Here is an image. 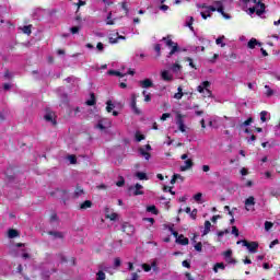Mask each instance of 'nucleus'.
Masks as SVG:
<instances>
[{"label":"nucleus","mask_w":280,"mask_h":280,"mask_svg":"<svg viewBox=\"0 0 280 280\" xmlns=\"http://www.w3.org/2000/svg\"><path fill=\"white\" fill-rule=\"evenodd\" d=\"M240 7L244 12H247L249 16H255V14L261 16V14L266 12V4L257 0H241Z\"/></svg>","instance_id":"nucleus-1"},{"label":"nucleus","mask_w":280,"mask_h":280,"mask_svg":"<svg viewBox=\"0 0 280 280\" xmlns=\"http://www.w3.org/2000/svg\"><path fill=\"white\" fill-rule=\"evenodd\" d=\"M197 8H199L200 16L207 21L208 19H211V12H218V5H215V2H213V5H209L207 3L197 4Z\"/></svg>","instance_id":"nucleus-2"},{"label":"nucleus","mask_w":280,"mask_h":280,"mask_svg":"<svg viewBox=\"0 0 280 280\" xmlns=\"http://www.w3.org/2000/svg\"><path fill=\"white\" fill-rule=\"evenodd\" d=\"M162 40L165 42L166 47H171V51L168 52L167 58H171V56H174V54H176V51L179 50L178 48V44L174 43V40H172V38L168 37H163Z\"/></svg>","instance_id":"nucleus-3"},{"label":"nucleus","mask_w":280,"mask_h":280,"mask_svg":"<svg viewBox=\"0 0 280 280\" xmlns=\"http://www.w3.org/2000/svg\"><path fill=\"white\" fill-rule=\"evenodd\" d=\"M211 86V82L203 81L199 86H197L198 93H202L203 97H211V92L209 88Z\"/></svg>","instance_id":"nucleus-4"},{"label":"nucleus","mask_w":280,"mask_h":280,"mask_svg":"<svg viewBox=\"0 0 280 280\" xmlns=\"http://www.w3.org/2000/svg\"><path fill=\"white\" fill-rule=\"evenodd\" d=\"M236 244H242L252 254L257 253V248H259V244L257 242L248 243L247 241H237Z\"/></svg>","instance_id":"nucleus-5"},{"label":"nucleus","mask_w":280,"mask_h":280,"mask_svg":"<svg viewBox=\"0 0 280 280\" xmlns=\"http://www.w3.org/2000/svg\"><path fill=\"white\" fill-rule=\"evenodd\" d=\"M110 126H113V122L110 121V119L102 118L101 120H98L95 128H98V130H106V129L110 128Z\"/></svg>","instance_id":"nucleus-6"},{"label":"nucleus","mask_w":280,"mask_h":280,"mask_svg":"<svg viewBox=\"0 0 280 280\" xmlns=\"http://www.w3.org/2000/svg\"><path fill=\"white\" fill-rule=\"evenodd\" d=\"M214 5H217V12H219L223 19H226V21L231 19V15L224 12V3L222 1H214Z\"/></svg>","instance_id":"nucleus-7"},{"label":"nucleus","mask_w":280,"mask_h":280,"mask_svg":"<svg viewBox=\"0 0 280 280\" xmlns=\"http://www.w3.org/2000/svg\"><path fill=\"white\" fill-rule=\"evenodd\" d=\"M176 126L178 127L179 132H186L187 126H185V120L180 114L176 115Z\"/></svg>","instance_id":"nucleus-8"},{"label":"nucleus","mask_w":280,"mask_h":280,"mask_svg":"<svg viewBox=\"0 0 280 280\" xmlns=\"http://www.w3.org/2000/svg\"><path fill=\"white\" fill-rule=\"evenodd\" d=\"M129 191L133 196H143V187L141 186V184H136L135 186H130Z\"/></svg>","instance_id":"nucleus-9"},{"label":"nucleus","mask_w":280,"mask_h":280,"mask_svg":"<svg viewBox=\"0 0 280 280\" xmlns=\"http://www.w3.org/2000/svg\"><path fill=\"white\" fill-rule=\"evenodd\" d=\"M255 197L250 196L247 199H245V209L246 211H255Z\"/></svg>","instance_id":"nucleus-10"},{"label":"nucleus","mask_w":280,"mask_h":280,"mask_svg":"<svg viewBox=\"0 0 280 280\" xmlns=\"http://www.w3.org/2000/svg\"><path fill=\"white\" fill-rule=\"evenodd\" d=\"M44 119L45 121H48V124L56 126V114L54 112H47L44 116Z\"/></svg>","instance_id":"nucleus-11"},{"label":"nucleus","mask_w":280,"mask_h":280,"mask_svg":"<svg viewBox=\"0 0 280 280\" xmlns=\"http://www.w3.org/2000/svg\"><path fill=\"white\" fill-rule=\"evenodd\" d=\"M119 40H126V36H121V35H119V33H116L115 36L109 35L110 45H117V43H119Z\"/></svg>","instance_id":"nucleus-12"},{"label":"nucleus","mask_w":280,"mask_h":280,"mask_svg":"<svg viewBox=\"0 0 280 280\" xmlns=\"http://www.w3.org/2000/svg\"><path fill=\"white\" fill-rule=\"evenodd\" d=\"M161 78L164 80V82H172L174 80V75L171 73L170 70H163L161 72Z\"/></svg>","instance_id":"nucleus-13"},{"label":"nucleus","mask_w":280,"mask_h":280,"mask_svg":"<svg viewBox=\"0 0 280 280\" xmlns=\"http://www.w3.org/2000/svg\"><path fill=\"white\" fill-rule=\"evenodd\" d=\"M7 119H10V109H0V124H3V121H7Z\"/></svg>","instance_id":"nucleus-14"},{"label":"nucleus","mask_w":280,"mask_h":280,"mask_svg":"<svg viewBox=\"0 0 280 280\" xmlns=\"http://www.w3.org/2000/svg\"><path fill=\"white\" fill-rule=\"evenodd\" d=\"M194 167V161L188 159L184 162V165L179 167L180 172H187V170H191Z\"/></svg>","instance_id":"nucleus-15"},{"label":"nucleus","mask_w":280,"mask_h":280,"mask_svg":"<svg viewBox=\"0 0 280 280\" xmlns=\"http://www.w3.org/2000/svg\"><path fill=\"white\" fill-rule=\"evenodd\" d=\"M131 109L133 110V113H136V115H140L141 110H139L137 108V95L132 94L131 95V103H130Z\"/></svg>","instance_id":"nucleus-16"},{"label":"nucleus","mask_w":280,"mask_h":280,"mask_svg":"<svg viewBox=\"0 0 280 280\" xmlns=\"http://www.w3.org/2000/svg\"><path fill=\"white\" fill-rule=\"evenodd\" d=\"M139 84L141 89H152V86H154V83L150 79L139 81Z\"/></svg>","instance_id":"nucleus-17"},{"label":"nucleus","mask_w":280,"mask_h":280,"mask_svg":"<svg viewBox=\"0 0 280 280\" xmlns=\"http://www.w3.org/2000/svg\"><path fill=\"white\" fill-rule=\"evenodd\" d=\"M124 233H127V235H132L135 233V226H132L130 223H125L122 225Z\"/></svg>","instance_id":"nucleus-18"},{"label":"nucleus","mask_w":280,"mask_h":280,"mask_svg":"<svg viewBox=\"0 0 280 280\" xmlns=\"http://www.w3.org/2000/svg\"><path fill=\"white\" fill-rule=\"evenodd\" d=\"M176 243L180 244L182 246H187V244H189V238L185 237L184 235H179Z\"/></svg>","instance_id":"nucleus-19"},{"label":"nucleus","mask_w":280,"mask_h":280,"mask_svg":"<svg viewBox=\"0 0 280 280\" xmlns=\"http://www.w3.org/2000/svg\"><path fill=\"white\" fill-rule=\"evenodd\" d=\"M258 45L259 47H261V43L257 42V39L252 38L248 43H247V47L248 49H255V46Z\"/></svg>","instance_id":"nucleus-20"},{"label":"nucleus","mask_w":280,"mask_h":280,"mask_svg":"<svg viewBox=\"0 0 280 280\" xmlns=\"http://www.w3.org/2000/svg\"><path fill=\"white\" fill-rule=\"evenodd\" d=\"M226 265L224 262H217L213 267V272L218 273V270H225Z\"/></svg>","instance_id":"nucleus-21"},{"label":"nucleus","mask_w":280,"mask_h":280,"mask_svg":"<svg viewBox=\"0 0 280 280\" xmlns=\"http://www.w3.org/2000/svg\"><path fill=\"white\" fill-rule=\"evenodd\" d=\"M107 75H117L118 78H124L126 73L119 72L117 70H108Z\"/></svg>","instance_id":"nucleus-22"},{"label":"nucleus","mask_w":280,"mask_h":280,"mask_svg":"<svg viewBox=\"0 0 280 280\" xmlns=\"http://www.w3.org/2000/svg\"><path fill=\"white\" fill-rule=\"evenodd\" d=\"M135 176L138 178V180H148V174L143 172H137Z\"/></svg>","instance_id":"nucleus-23"},{"label":"nucleus","mask_w":280,"mask_h":280,"mask_svg":"<svg viewBox=\"0 0 280 280\" xmlns=\"http://www.w3.org/2000/svg\"><path fill=\"white\" fill-rule=\"evenodd\" d=\"M8 237L10 240H14V237H19V231L11 229L8 231Z\"/></svg>","instance_id":"nucleus-24"},{"label":"nucleus","mask_w":280,"mask_h":280,"mask_svg":"<svg viewBox=\"0 0 280 280\" xmlns=\"http://www.w3.org/2000/svg\"><path fill=\"white\" fill-rule=\"evenodd\" d=\"M176 180H179L180 183H183V180H185V178H183V176L180 174H174L173 178L171 179V185H174L176 183Z\"/></svg>","instance_id":"nucleus-25"},{"label":"nucleus","mask_w":280,"mask_h":280,"mask_svg":"<svg viewBox=\"0 0 280 280\" xmlns=\"http://www.w3.org/2000/svg\"><path fill=\"white\" fill-rule=\"evenodd\" d=\"M265 90L266 97H272V95H275V90H272L270 85H265Z\"/></svg>","instance_id":"nucleus-26"},{"label":"nucleus","mask_w":280,"mask_h":280,"mask_svg":"<svg viewBox=\"0 0 280 280\" xmlns=\"http://www.w3.org/2000/svg\"><path fill=\"white\" fill-rule=\"evenodd\" d=\"M210 231H211V222L210 221H206L202 235H209Z\"/></svg>","instance_id":"nucleus-27"},{"label":"nucleus","mask_w":280,"mask_h":280,"mask_svg":"<svg viewBox=\"0 0 280 280\" xmlns=\"http://www.w3.org/2000/svg\"><path fill=\"white\" fill-rule=\"evenodd\" d=\"M139 154L145 159V161H150V153L145 151V149L140 148L139 149Z\"/></svg>","instance_id":"nucleus-28"},{"label":"nucleus","mask_w":280,"mask_h":280,"mask_svg":"<svg viewBox=\"0 0 280 280\" xmlns=\"http://www.w3.org/2000/svg\"><path fill=\"white\" fill-rule=\"evenodd\" d=\"M93 207V202L91 200H85L83 203L80 205V209L85 210V209H91Z\"/></svg>","instance_id":"nucleus-29"},{"label":"nucleus","mask_w":280,"mask_h":280,"mask_svg":"<svg viewBox=\"0 0 280 280\" xmlns=\"http://www.w3.org/2000/svg\"><path fill=\"white\" fill-rule=\"evenodd\" d=\"M49 235H51L54 240H62V237H65V234H62V232H49Z\"/></svg>","instance_id":"nucleus-30"},{"label":"nucleus","mask_w":280,"mask_h":280,"mask_svg":"<svg viewBox=\"0 0 280 280\" xmlns=\"http://www.w3.org/2000/svg\"><path fill=\"white\" fill-rule=\"evenodd\" d=\"M268 119H270V114H268V112H266V110H262L260 113V121L266 122V121H268Z\"/></svg>","instance_id":"nucleus-31"},{"label":"nucleus","mask_w":280,"mask_h":280,"mask_svg":"<svg viewBox=\"0 0 280 280\" xmlns=\"http://www.w3.org/2000/svg\"><path fill=\"white\" fill-rule=\"evenodd\" d=\"M224 38H226L224 35L217 38L215 44L220 45V47H226V44L224 43Z\"/></svg>","instance_id":"nucleus-32"},{"label":"nucleus","mask_w":280,"mask_h":280,"mask_svg":"<svg viewBox=\"0 0 280 280\" xmlns=\"http://www.w3.org/2000/svg\"><path fill=\"white\" fill-rule=\"evenodd\" d=\"M106 218H107L108 220L115 221V220H117L118 214L115 213V212L108 213V209H106Z\"/></svg>","instance_id":"nucleus-33"},{"label":"nucleus","mask_w":280,"mask_h":280,"mask_svg":"<svg viewBox=\"0 0 280 280\" xmlns=\"http://www.w3.org/2000/svg\"><path fill=\"white\" fill-rule=\"evenodd\" d=\"M147 211H148L149 213H153V215H159V210H156V206H149V207L147 208Z\"/></svg>","instance_id":"nucleus-34"},{"label":"nucleus","mask_w":280,"mask_h":280,"mask_svg":"<svg viewBox=\"0 0 280 280\" xmlns=\"http://www.w3.org/2000/svg\"><path fill=\"white\" fill-rule=\"evenodd\" d=\"M22 259H30V254H27V249H22L19 254Z\"/></svg>","instance_id":"nucleus-35"},{"label":"nucleus","mask_w":280,"mask_h":280,"mask_svg":"<svg viewBox=\"0 0 280 280\" xmlns=\"http://www.w3.org/2000/svg\"><path fill=\"white\" fill-rule=\"evenodd\" d=\"M177 91H178V92L175 93L174 98H175V100H183V88L179 86V88L177 89Z\"/></svg>","instance_id":"nucleus-36"},{"label":"nucleus","mask_w":280,"mask_h":280,"mask_svg":"<svg viewBox=\"0 0 280 280\" xmlns=\"http://www.w3.org/2000/svg\"><path fill=\"white\" fill-rule=\"evenodd\" d=\"M96 280H106V273H104V271L100 270L96 273Z\"/></svg>","instance_id":"nucleus-37"},{"label":"nucleus","mask_w":280,"mask_h":280,"mask_svg":"<svg viewBox=\"0 0 280 280\" xmlns=\"http://www.w3.org/2000/svg\"><path fill=\"white\" fill-rule=\"evenodd\" d=\"M82 194H84V189L77 187V189L74 191V198H80V196H82Z\"/></svg>","instance_id":"nucleus-38"},{"label":"nucleus","mask_w":280,"mask_h":280,"mask_svg":"<svg viewBox=\"0 0 280 280\" xmlns=\"http://www.w3.org/2000/svg\"><path fill=\"white\" fill-rule=\"evenodd\" d=\"M112 16L113 13L109 12L106 19V25H115V22L113 21Z\"/></svg>","instance_id":"nucleus-39"},{"label":"nucleus","mask_w":280,"mask_h":280,"mask_svg":"<svg viewBox=\"0 0 280 280\" xmlns=\"http://www.w3.org/2000/svg\"><path fill=\"white\" fill-rule=\"evenodd\" d=\"M88 106H95V94H91V100L86 101Z\"/></svg>","instance_id":"nucleus-40"},{"label":"nucleus","mask_w":280,"mask_h":280,"mask_svg":"<svg viewBox=\"0 0 280 280\" xmlns=\"http://www.w3.org/2000/svg\"><path fill=\"white\" fill-rule=\"evenodd\" d=\"M145 139V136L141 135V132L137 131L136 132V141L141 142Z\"/></svg>","instance_id":"nucleus-41"},{"label":"nucleus","mask_w":280,"mask_h":280,"mask_svg":"<svg viewBox=\"0 0 280 280\" xmlns=\"http://www.w3.org/2000/svg\"><path fill=\"white\" fill-rule=\"evenodd\" d=\"M194 200H195V202L201 203L202 202V195H201V192L196 194L194 196Z\"/></svg>","instance_id":"nucleus-42"},{"label":"nucleus","mask_w":280,"mask_h":280,"mask_svg":"<svg viewBox=\"0 0 280 280\" xmlns=\"http://www.w3.org/2000/svg\"><path fill=\"white\" fill-rule=\"evenodd\" d=\"M141 269L144 270V272H150V270H152V266L148 264H142Z\"/></svg>","instance_id":"nucleus-43"},{"label":"nucleus","mask_w":280,"mask_h":280,"mask_svg":"<svg viewBox=\"0 0 280 280\" xmlns=\"http://www.w3.org/2000/svg\"><path fill=\"white\" fill-rule=\"evenodd\" d=\"M142 95L144 96V102H151L152 96L148 94V91H143Z\"/></svg>","instance_id":"nucleus-44"},{"label":"nucleus","mask_w":280,"mask_h":280,"mask_svg":"<svg viewBox=\"0 0 280 280\" xmlns=\"http://www.w3.org/2000/svg\"><path fill=\"white\" fill-rule=\"evenodd\" d=\"M22 32L24 33V34H27L28 36H30V34H32V26H24L23 28H22Z\"/></svg>","instance_id":"nucleus-45"},{"label":"nucleus","mask_w":280,"mask_h":280,"mask_svg":"<svg viewBox=\"0 0 280 280\" xmlns=\"http://www.w3.org/2000/svg\"><path fill=\"white\" fill-rule=\"evenodd\" d=\"M113 108H115V105L110 101H107V107H106L107 113H112Z\"/></svg>","instance_id":"nucleus-46"},{"label":"nucleus","mask_w":280,"mask_h":280,"mask_svg":"<svg viewBox=\"0 0 280 280\" xmlns=\"http://www.w3.org/2000/svg\"><path fill=\"white\" fill-rule=\"evenodd\" d=\"M233 256V250L228 249L226 252L223 253L224 259H229V257Z\"/></svg>","instance_id":"nucleus-47"},{"label":"nucleus","mask_w":280,"mask_h":280,"mask_svg":"<svg viewBox=\"0 0 280 280\" xmlns=\"http://www.w3.org/2000/svg\"><path fill=\"white\" fill-rule=\"evenodd\" d=\"M170 117H172V114H170V113H164V114L161 116V121H166L167 119H170Z\"/></svg>","instance_id":"nucleus-48"},{"label":"nucleus","mask_w":280,"mask_h":280,"mask_svg":"<svg viewBox=\"0 0 280 280\" xmlns=\"http://www.w3.org/2000/svg\"><path fill=\"white\" fill-rule=\"evenodd\" d=\"M225 261H226V264H233V265L237 264V260H235V258H233V256L228 257L225 259Z\"/></svg>","instance_id":"nucleus-49"},{"label":"nucleus","mask_w":280,"mask_h":280,"mask_svg":"<svg viewBox=\"0 0 280 280\" xmlns=\"http://www.w3.org/2000/svg\"><path fill=\"white\" fill-rule=\"evenodd\" d=\"M172 71L174 73H178V71H180V65H178V63L173 65Z\"/></svg>","instance_id":"nucleus-50"},{"label":"nucleus","mask_w":280,"mask_h":280,"mask_svg":"<svg viewBox=\"0 0 280 280\" xmlns=\"http://www.w3.org/2000/svg\"><path fill=\"white\" fill-rule=\"evenodd\" d=\"M70 1H72V3H74V5H78V8L85 4V2L82 0H70Z\"/></svg>","instance_id":"nucleus-51"},{"label":"nucleus","mask_w":280,"mask_h":280,"mask_svg":"<svg viewBox=\"0 0 280 280\" xmlns=\"http://www.w3.org/2000/svg\"><path fill=\"white\" fill-rule=\"evenodd\" d=\"M191 25H194V16H189V18H188L187 26H188L190 30H194V27H192Z\"/></svg>","instance_id":"nucleus-52"},{"label":"nucleus","mask_w":280,"mask_h":280,"mask_svg":"<svg viewBox=\"0 0 280 280\" xmlns=\"http://www.w3.org/2000/svg\"><path fill=\"white\" fill-rule=\"evenodd\" d=\"M232 235H235V237H240V230H237V226L232 228Z\"/></svg>","instance_id":"nucleus-53"},{"label":"nucleus","mask_w":280,"mask_h":280,"mask_svg":"<svg viewBox=\"0 0 280 280\" xmlns=\"http://www.w3.org/2000/svg\"><path fill=\"white\" fill-rule=\"evenodd\" d=\"M57 259H58L61 264H65V261H67V257H65L62 254L57 255Z\"/></svg>","instance_id":"nucleus-54"},{"label":"nucleus","mask_w":280,"mask_h":280,"mask_svg":"<svg viewBox=\"0 0 280 280\" xmlns=\"http://www.w3.org/2000/svg\"><path fill=\"white\" fill-rule=\"evenodd\" d=\"M68 161L71 163V165H75V162H77L75 155H69Z\"/></svg>","instance_id":"nucleus-55"},{"label":"nucleus","mask_w":280,"mask_h":280,"mask_svg":"<svg viewBox=\"0 0 280 280\" xmlns=\"http://www.w3.org/2000/svg\"><path fill=\"white\" fill-rule=\"evenodd\" d=\"M195 250H197L198 253H202V243H197L195 245Z\"/></svg>","instance_id":"nucleus-56"},{"label":"nucleus","mask_w":280,"mask_h":280,"mask_svg":"<svg viewBox=\"0 0 280 280\" xmlns=\"http://www.w3.org/2000/svg\"><path fill=\"white\" fill-rule=\"evenodd\" d=\"M270 229H272V222L266 221V222H265V230H266V231H269Z\"/></svg>","instance_id":"nucleus-57"},{"label":"nucleus","mask_w":280,"mask_h":280,"mask_svg":"<svg viewBox=\"0 0 280 280\" xmlns=\"http://www.w3.org/2000/svg\"><path fill=\"white\" fill-rule=\"evenodd\" d=\"M253 124V118H248L247 120H245L242 126L246 127V126H250Z\"/></svg>","instance_id":"nucleus-58"},{"label":"nucleus","mask_w":280,"mask_h":280,"mask_svg":"<svg viewBox=\"0 0 280 280\" xmlns=\"http://www.w3.org/2000/svg\"><path fill=\"white\" fill-rule=\"evenodd\" d=\"M196 215H198V210L197 209H194L192 211H190V218L192 220H196Z\"/></svg>","instance_id":"nucleus-59"},{"label":"nucleus","mask_w":280,"mask_h":280,"mask_svg":"<svg viewBox=\"0 0 280 280\" xmlns=\"http://www.w3.org/2000/svg\"><path fill=\"white\" fill-rule=\"evenodd\" d=\"M125 183H126V180H124V177H121V178L116 183V185H117V187H124Z\"/></svg>","instance_id":"nucleus-60"},{"label":"nucleus","mask_w":280,"mask_h":280,"mask_svg":"<svg viewBox=\"0 0 280 280\" xmlns=\"http://www.w3.org/2000/svg\"><path fill=\"white\" fill-rule=\"evenodd\" d=\"M150 266H151V269H153V270H155V271L159 270L156 260H153Z\"/></svg>","instance_id":"nucleus-61"},{"label":"nucleus","mask_w":280,"mask_h":280,"mask_svg":"<svg viewBox=\"0 0 280 280\" xmlns=\"http://www.w3.org/2000/svg\"><path fill=\"white\" fill-rule=\"evenodd\" d=\"M71 34H78L80 32V28L78 26H73L70 28Z\"/></svg>","instance_id":"nucleus-62"},{"label":"nucleus","mask_w":280,"mask_h":280,"mask_svg":"<svg viewBox=\"0 0 280 280\" xmlns=\"http://www.w3.org/2000/svg\"><path fill=\"white\" fill-rule=\"evenodd\" d=\"M154 49H155L158 56H161V44H156Z\"/></svg>","instance_id":"nucleus-63"},{"label":"nucleus","mask_w":280,"mask_h":280,"mask_svg":"<svg viewBox=\"0 0 280 280\" xmlns=\"http://www.w3.org/2000/svg\"><path fill=\"white\" fill-rule=\"evenodd\" d=\"M96 49L98 51H104V44H102L101 42L96 45Z\"/></svg>","instance_id":"nucleus-64"}]
</instances>
